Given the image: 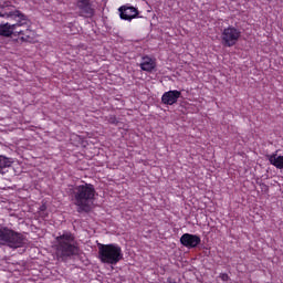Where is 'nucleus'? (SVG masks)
I'll list each match as a JSON object with an SVG mask.
<instances>
[{"instance_id":"f257e3e1","label":"nucleus","mask_w":283,"mask_h":283,"mask_svg":"<svg viewBox=\"0 0 283 283\" xmlns=\"http://www.w3.org/2000/svg\"><path fill=\"white\" fill-rule=\"evenodd\" d=\"M0 18L8 22L0 23V36L11 38L17 36L18 28L29 27L30 20L27 14L17 10L10 2L0 4Z\"/></svg>"},{"instance_id":"f03ea898","label":"nucleus","mask_w":283,"mask_h":283,"mask_svg":"<svg viewBox=\"0 0 283 283\" xmlns=\"http://www.w3.org/2000/svg\"><path fill=\"white\" fill-rule=\"evenodd\" d=\"M95 196L96 189L92 184L75 186L72 190V200L77 207V213H90Z\"/></svg>"},{"instance_id":"7ed1b4c3","label":"nucleus","mask_w":283,"mask_h":283,"mask_svg":"<svg viewBox=\"0 0 283 283\" xmlns=\"http://www.w3.org/2000/svg\"><path fill=\"white\" fill-rule=\"evenodd\" d=\"M55 241V255L57 260L66 262L73 256H77L80 254L78 242L72 232H64L63 234L56 237Z\"/></svg>"},{"instance_id":"20e7f679","label":"nucleus","mask_w":283,"mask_h":283,"mask_svg":"<svg viewBox=\"0 0 283 283\" xmlns=\"http://www.w3.org/2000/svg\"><path fill=\"white\" fill-rule=\"evenodd\" d=\"M97 258L102 264L116 266L124 260V252L120 245L115 243L97 245Z\"/></svg>"},{"instance_id":"39448f33","label":"nucleus","mask_w":283,"mask_h":283,"mask_svg":"<svg viewBox=\"0 0 283 283\" xmlns=\"http://www.w3.org/2000/svg\"><path fill=\"white\" fill-rule=\"evenodd\" d=\"M27 243L28 239L24 234L4 224H0V247L17 250L24 248Z\"/></svg>"},{"instance_id":"423d86ee","label":"nucleus","mask_w":283,"mask_h":283,"mask_svg":"<svg viewBox=\"0 0 283 283\" xmlns=\"http://www.w3.org/2000/svg\"><path fill=\"white\" fill-rule=\"evenodd\" d=\"M241 35H242V32H240V29L233 25H229L228 28H224L221 33L222 45L227 48H232L237 45Z\"/></svg>"},{"instance_id":"0eeeda50","label":"nucleus","mask_w":283,"mask_h":283,"mask_svg":"<svg viewBox=\"0 0 283 283\" xmlns=\"http://www.w3.org/2000/svg\"><path fill=\"white\" fill-rule=\"evenodd\" d=\"M201 243L202 239L198 234L184 233L180 237V244L187 249H197Z\"/></svg>"},{"instance_id":"6e6552de","label":"nucleus","mask_w":283,"mask_h":283,"mask_svg":"<svg viewBox=\"0 0 283 283\" xmlns=\"http://www.w3.org/2000/svg\"><path fill=\"white\" fill-rule=\"evenodd\" d=\"M76 8L78 9L80 17L92 18L95 14V9L91 0H77Z\"/></svg>"},{"instance_id":"1a4fd4ad","label":"nucleus","mask_w":283,"mask_h":283,"mask_svg":"<svg viewBox=\"0 0 283 283\" xmlns=\"http://www.w3.org/2000/svg\"><path fill=\"white\" fill-rule=\"evenodd\" d=\"M119 18L125 21H133V19L138 18L139 10L135 7H132L129 4L122 6L119 9Z\"/></svg>"},{"instance_id":"9d476101","label":"nucleus","mask_w":283,"mask_h":283,"mask_svg":"<svg viewBox=\"0 0 283 283\" xmlns=\"http://www.w3.org/2000/svg\"><path fill=\"white\" fill-rule=\"evenodd\" d=\"M181 96H182L181 91H177V90L168 91L163 94L161 103L165 105H174L178 103Z\"/></svg>"},{"instance_id":"9b49d317","label":"nucleus","mask_w":283,"mask_h":283,"mask_svg":"<svg viewBox=\"0 0 283 283\" xmlns=\"http://www.w3.org/2000/svg\"><path fill=\"white\" fill-rule=\"evenodd\" d=\"M15 36H19L21 42L25 43H34L36 38V32L27 28L25 30H17Z\"/></svg>"},{"instance_id":"f8f14e48","label":"nucleus","mask_w":283,"mask_h":283,"mask_svg":"<svg viewBox=\"0 0 283 283\" xmlns=\"http://www.w3.org/2000/svg\"><path fill=\"white\" fill-rule=\"evenodd\" d=\"M139 67L145 72H153L157 67L156 59L150 57L149 55H145L142 57V62Z\"/></svg>"},{"instance_id":"ddd939ff","label":"nucleus","mask_w":283,"mask_h":283,"mask_svg":"<svg viewBox=\"0 0 283 283\" xmlns=\"http://www.w3.org/2000/svg\"><path fill=\"white\" fill-rule=\"evenodd\" d=\"M13 160L11 158L0 156V174L1 176H6L10 171H13Z\"/></svg>"},{"instance_id":"4468645a","label":"nucleus","mask_w":283,"mask_h":283,"mask_svg":"<svg viewBox=\"0 0 283 283\" xmlns=\"http://www.w3.org/2000/svg\"><path fill=\"white\" fill-rule=\"evenodd\" d=\"M46 209H48L46 205L40 206V208H39V216L41 218H48V214L45 213Z\"/></svg>"},{"instance_id":"2eb2a0df","label":"nucleus","mask_w":283,"mask_h":283,"mask_svg":"<svg viewBox=\"0 0 283 283\" xmlns=\"http://www.w3.org/2000/svg\"><path fill=\"white\" fill-rule=\"evenodd\" d=\"M219 279L222 281V282H229L230 281V275L228 273H220L219 275Z\"/></svg>"},{"instance_id":"dca6fc26","label":"nucleus","mask_w":283,"mask_h":283,"mask_svg":"<svg viewBox=\"0 0 283 283\" xmlns=\"http://www.w3.org/2000/svg\"><path fill=\"white\" fill-rule=\"evenodd\" d=\"M260 188L263 193H269V186L264 184H260Z\"/></svg>"},{"instance_id":"f3484780","label":"nucleus","mask_w":283,"mask_h":283,"mask_svg":"<svg viewBox=\"0 0 283 283\" xmlns=\"http://www.w3.org/2000/svg\"><path fill=\"white\" fill-rule=\"evenodd\" d=\"M108 123H111V124H117V123H118L117 117H116V116H109Z\"/></svg>"},{"instance_id":"a211bd4d","label":"nucleus","mask_w":283,"mask_h":283,"mask_svg":"<svg viewBox=\"0 0 283 283\" xmlns=\"http://www.w3.org/2000/svg\"><path fill=\"white\" fill-rule=\"evenodd\" d=\"M166 283H177V281L172 277H167Z\"/></svg>"}]
</instances>
